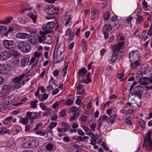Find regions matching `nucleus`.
<instances>
[{"label": "nucleus", "instance_id": "nucleus-1", "mask_svg": "<svg viewBox=\"0 0 152 152\" xmlns=\"http://www.w3.org/2000/svg\"><path fill=\"white\" fill-rule=\"evenodd\" d=\"M125 42L123 41L112 46L111 48L113 51L111 60L112 62H113L116 61L118 57L120 58L123 52V48Z\"/></svg>", "mask_w": 152, "mask_h": 152}, {"label": "nucleus", "instance_id": "nucleus-2", "mask_svg": "<svg viewBox=\"0 0 152 152\" xmlns=\"http://www.w3.org/2000/svg\"><path fill=\"white\" fill-rule=\"evenodd\" d=\"M14 42L13 40H4L2 42V44L5 48L15 53L16 51L15 50L16 48Z\"/></svg>", "mask_w": 152, "mask_h": 152}, {"label": "nucleus", "instance_id": "nucleus-3", "mask_svg": "<svg viewBox=\"0 0 152 152\" xmlns=\"http://www.w3.org/2000/svg\"><path fill=\"white\" fill-rule=\"evenodd\" d=\"M18 47L21 51L26 53L29 52L31 49L30 44L27 42L24 41L19 44Z\"/></svg>", "mask_w": 152, "mask_h": 152}, {"label": "nucleus", "instance_id": "nucleus-4", "mask_svg": "<svg viewBox=\"0 0 152 152\" xmlns=\"http://www.w3.org/2000/svg\"><path fill=\"white\" fill-rule=\"evenodd\" d=\"M140 58L139 52L137 50L132 51L129 53V58L130 62L134 60H139Z\"/></svg>", "mask_w": 152, "mask_h": 152}, {"label": "nucleus", "instance_id": "nucleus-5", "mask_svg": "<svg viewBox=\"0 0 152 152\" xmlns=\"http://www.w3.org/2000/svg\"><path fill=\"white\" fill-rule=\"evenodd\" d=\"M25 76V74H23L20 76L15 77L13 80L12 81L14 83H16V84L14 86L15 89L19 88L21 85V81L23 78Z\"/></svg>", "mask_w": 152, "mask_h": 152}, {"label": "nucleus", "instance_id": "nucleus-6", "mask_svg": "<svg viewBox=\"0 0 152 152\" xmlns=\"http://www.w3.org/2000/svg\"><path fill=\"white\" fill-rule=\"evenodd\" d=\"M56 25V23L54 22H48L45 26H43L42 27L43 30L45 32H49Z\"/></svg>", "mask_w": 152, "mask_h": 152}, {"label": "nucleus", "instance_id": "nucleus-7", "mask_svg": "<svg viewBox=\"0 0 152 152\" xmlns=\"http://www.w3.org/2000/svg\"><path fill=\"white\" fill-rule=\"evenodd\" d=\"M128 102L126 104V106H125L122 109V111L123 113H125L126 114H130L131 110H130L129 107L132 106V107H136V105L134 103Z\"/></svg>", "mask_w": 152, "mask_h": 152}, {"label": "nucleus", "instance_id": "nucleus-8", "mask_svg": "<svg viewBox=\"0 0 152 152\" xmlns=\"http://www.w3.org/2000/svg\"><path fill=\"white\" fill-rule=\"evenodd\" d=\"M151 132L150 131H149L146 136V138L147 139L146 148L150 151L152 149V141L151 137Z\"/></svg>", "mask_w": 152, "mask_h": 152}, {"label": "nucleus", "instance_id": "nucleus-9", "mask_svg": "<svg viewBox=\"0 0 152 152\" xmlns=\"http://www.w3.org/2000/svg\"><path fill=\"white\" fill-rule=\"evenodd\" d=\"M10 68V66L8 64H0V73L1 74H5Z\"/></svg>", "mask_w": 152, "mask_h": 152}, {"label": "nucleus", "instance_id": "nucleus-10", "mask_svg": "<svg viewBox=\"0 0 152 152\" xmlns=\"http://www.w3.org/2000/svg\"><path fill=\"white\" fill-rule=\"evenodd\" d=\"M11 56L10 53L8 51L4 50L0 53V60H7Z\"/></svg>", "mask_w": 152, "mask_h": 152}, {"label": "nucleus", "instance_id": "nucleus-11", "mask_svg": "<svg viewBox=\"0 0 152 152\" xmlns=\"http://www.w3.org/2000/svg\"><path fill=\"white\" fill-rule=\"evenodd\" d=\"M64 45L63 43H60L58 46L56 51L58 55H61L65 51Z\"/></svg>", "mask_w": 152, "mask_h": 152}, {"label": "nucleus", "instance_id": "nucleus-12", "mask_svg": "<svg viewBox=\"0 0 152 152\" xmlns=\"http://www.w3.org/2000/svg\"><path fill=\"white\" fill-rule=\"evenodd\" d=\"M45 12L48 15H54L53 7L51 6L46 7L44 9Z\"/></svg>", "mask_w": 152, "mask_h": 152}, {"label": "nucleus", "instance_id": "nucleus-13", "mask_svg": "<svg viewBox=\"0 0 152 152\" xmlns=\"http://www.w3.org/2000/svg\"><path fill=\"white\" fill-rule=\"evenodd\" d=\"M91 12V20L94 19L99 16V12L98 10L93 8L92 9Z\"/></svg>", "mask_w": 152, "mask_h": 152}, {"label": "nucleus", "instance_id": "nucleus-14", "mask_svg": "<svg viewBox=\"0 0 152 152\" xmlns=\"http://www.w3.org/2000/svg\"><path fill=\"white\" fill-rule=\"evenodd\" d=\"M16 37L17 38L21 39H27L30 37V34L24 33H18Z\"/></svg>", "mask_w": 152, "mask_h": 152}, {"label": "nucleus", "instance_id": "nucleus-15", "mask_svg": "<svg viewBox=\"0 0 152 152\" xmlns=\"http://www.w3.org/2000/svg\"><path fill=\"white\" fill-rule=\"evenodd\" d=\"M45 43L47 44L51 45L53 42L52 37L50 35L44 36L43 37Z\"/></svg>", "mask_w": 152, "mask_h": 152}, {"label": "nucleus", "instance_id": "nucleus-16", "mask_svg": "<svg viewBox=\"0 0 152 152\" xmlns=\"http://www.w3.org/2000/svg\"><path fill=\"white\" fill-rule=\"evenodd\" d=\"M87 73V71L86 68L84 67H83L80 69L78 72V75L81 76L82 78L86 76V74Z\"/></svg>", "mask_w": 152, "mask_h": 152}, {"label": "nucleus", "instance_id": "nucleus-17", "mask_svg": "<svg viewBox=\"0 0 152 152\" xmlns=\"http://www.w3.org/2000/svg\"><path fill=\"white\" fill-rule=\"evenodd\" d=\"M29 37V42L32 45H35L38 41V40L37 38V36H30Z\"/></svg>", "mask_w": 152, "mask_h": 152}, {"label": "nucleus", "instance_id": "nucleus-18", "mask_svg": "<svg viewBox=\"0 0 152 152\" xmlns=\"http://www.w3.org/2000/svg\"><path fill=\"white\" fill-rule=\"evenodd\" d=\"M29 61V58L27 57H23L21 61V64L23 67L26 66Z\"/></svg>", "mask_w": 152, "mask_h": 152}, {"label": "nucleus", "instance_id": "nucleus-19", "mask_svg": "<svg viewBox=\"0 0 152 152\" xmlns=\"http://www.w3.org/2000/svg\"><path fill=\"white\" fill-rule=\"evenodd\" d=\"M12 19L13 18L12 17H9L7 18L4 20H0V23L5 24H7L10 23Z\"/></svg>", "mask_w": 152, "mask_h": 152}, {"label": "nucleus", "instance_id": "nucleus-20", "mask_svg": "<svg viewBox=\"0 0 152 152\" xmlns=\"http://www.w3.org/2000/svg\"><path fill=\"white\" fill-rule=\"evenodd\" d=\"M10 86L8 85L4 84L1 91L4 93H6L10 91Z\"/></svg>", "mask_w": 152, "mask_h": 152}, {"label": "nucleus", "instance_id": "nucleus-21", "mask_svg": "<svg viewBox=\"0 0 152 152\" xmlns=\"http://www.w3.org/2000/svg\"><path fill=\"white\" fill-rule=\"evenodd\" d=\"M134 61L131 63L132 67L134 69H136L140 66V64L139 60H134Z\"/></svg>", "mask_w": 152, "mask_h": 152}, {"label": "nucleus", "instance_id": "nucleus-22", "mask_svg": "<svg viewBox=\"0 0 152 152\" xmlns=\"http://www.w3.org/2000/svg\"><path fill=\"white\" fill-rule=\"evenodd\" d=\"M30 148L37 147L39 145V142L36 140L29 141Z\"/></svg>", "mask_w": 152, "mask_h": 152}, {"label": "nucleus", "instance_id": "nucleus-23", "mask_svg": "<svg viewBox=\"0 0 152 152\" xmlns=\"http://www.w3.org/2000/svg\"><path fill=\"white\" fill-rule=\"evenodd\" d=\"M137 121L138 122L142 129H144L145 126V122L140 118H137Z\"/></svg>", "mask_w": 152, "mask_h": 152}, {"label": "nucleus", "instance_id": "nucleus-24", "mask_svg": "<svg viewBox=\"0 0 152 152\" xmlns=\"http://www.w3.org/2000/svg\"><path fill=\"white\" fill-rule=\"evenodd\" d=\"M145 87L140 86H138L136 87L134 90L135 91L139 92H142L145 90Z\"/></svg>", "mask_w": 152, "mask_h": 152}, {"label": "nucleus", "instance_id": "nucleus-25", "mask_svg": "<svg viewBox=\"0 0 152 152\" xmlns=\"http://www.w3.org/2000/svg\"><path fill=\"white\" fill-rule=\"evenodd\" d=\"M116 116L117 115L115 114L109 115V122L111 124H113L116 118Z\"/></svg>", "mask_w": 152, "mask_h": 152}, {"label": "nucleus", "instance_id": "nucleus-26", "mask_svg": "<svg viewBox=\"0 0 152 152\" xmlns=\"http://www.w3.org/2000/svg\"><path fill=\"white\" fill-rule=\"evenodd\" d=\"M118 42H121L124 40V37L121 33H118L116 36Z\"/></svg>", "mask_w": 152, "mask_h": 152}, {"label": "nucleus", "instance_id": "nucleus-27", "mask_svg": "<svg viewBox=\"0 0 152 152\" xmlns=\"http://www.w3.org/2000/svg\"><path fill=\"white\" fill-rule=\"evenodd\" d=\"M112 29V26L111 25L105 24L104 26L103 30L104 31L108 32L110 31Z\"/></svg>", "mask_w": 152, "mask_h": 152}, {"label": "nucleus", "instance_id": "nucleus-28", "mask_svg": "<svg viewBox=\"0 0 152 152\" xmlns=\"http://www.w3.org/2000/svg\"><path fill=\"white\" fill-rule=\"evenodd\" d=\"M33 113L31 112H28L26 113V115L25 117L28 120H30L31 121L33 120Z\"/></svg>", "mask_w": 152, "mask_h": 152}, {"label": "nucleus", "instance_id": "nucleus-29", "mask_svg": "<svg viewBox=\"0 0 152 152\" xmlns=\"http://www.w3.org/2000/svg\"><path fill=\"white\" fill-rule=\"evenodd\" d=\"M48 97V95L47 94H44L42 95L40 94L38 96V98L40 101L45 100Z\"/></svg>", "mask_w": 152, "mask_h": 152}, {"label": "nucleus", "instance_id": "nucleus-30", "mask_svg": "<svg viewBox=\"0 0 152 152\" xmlns=\"http://www.w3.org/2000/svg\"><path fill=\"white\" fill-rule=\"evenodd\" d=\"M42 112H40L39 113H37L36 112L33 113V120L35 119L40 118L41 117V113Z\"/></svg>", "mask_w": 152, "mask_h": 152}, {"label": "nucleus", "instance_id": "nucleus-31", "mask_svg": "<svg viewBox=\"0 0 152 152\" xmlns=\"http://www.w3.org/2000/svg\"><path fill=\"white\" fill-rule=\"evenodd\" d=\"M18 19L20 22L23 24L26 23L28 22L27 18L24 17L22 18L19 17Z\"/></svg>", "mask_w": 152, "mask_h": 152}, {"label": "nucleus", "instance_id": "nucleus-32", "mask_svg": "<svg viewBox=\"0 0 152 152\" xmlns=\"http://www.w3.org/2000/svg\"><path fill=\"white\" fill-rule=\"evenodd\" d=\"M45 148L47 150L51 151L53 149V144L51 143H49L46 145Z\"/></svg>", "mask_w": 152, "mask_h": 152}, {"label": "nucleus", "instance_id": "nucleus-33", "mask_svg": "<svg viewBox=\"0 0 152 152\" xmlns=\"http://www.w3.org/2000/svg\"><path fill=\"white\" fill-rule=\"evenodd\" d=\"M22 147L24 148H30L29 141L23 143L21 145Z\"/></svg>", "mask_w": 152, "mask_h": 152}, {"label": "nucleus", "instance_id": "nucleus-34", "mask_svg": "<svg viewBox=\"0 0 152 152\" xmlns=\"http://www.w3.org/2000/svg\"><path fill=\"white\" fill-rule=\"evenodd\" d=\"M85 91L83 90H82L81 91H77V95H81L78 96L79 98H83L85 96L84 95Z\"/></svg>", "mask_w": 152, "mask_h": 152}, {"label": "nucleus", "instance_id": "nucleus-35", "mask_svg": "<svg viewBox=\"0 0 152 152\" xmlns=\"http://www.w3.org/2000/svg\"><path fill=\"white\" fill-rule=\"evenodd\" d=\"M45 112L42 115L43 117H45L46 115H49L50 113L51 109L50 108H48L46 109Z\"/></svg>", "mask_w": 152, "mask_h": 152}, {"label": "nucleus", "instance_id": "nucleus-36", "mask_svg": "<svg viewBox=\"0 0 152 152\" xmlns=\"http://www.w3.org/2000/svg\"><path fill=\"white\" fill-rule=\"evenodd\" d=\"M104 20H107L110 17V15L109 14V12L106 11L104 14Z\"/></svg>", "mask_w": 152, "mask_h": 152}, {"label": "nucleus", "instance_id": "nucleus-37", "mask_svg": "<svg viewBox=\"0 0 152 152\" xmlns=\"http://www.w3.org/2000/svg\"><path fill=\"white\" fill-rule=\"evenodd\" d=\"M7 29L5 26H0V34H3L7 31Z\"/></svg>", "mask_w": 152, "mask_h": 152}, {"label": "nucleus", "instance_id": "nucleus-38", "mask_svg": "<svg viewBox=\"0 0 152 152\" xmlns=\"http://www.w3.org/2000/svg\"><path fill=\"white\" fill-rule=\"evenodd\" d=\"M12 117L10 116L6 118L3 121V123L4 124H5L8 123H10V121L12 118Z\"/></svg>", "mask_w": 152, "mask_h": 152}, {"label": "nucleus", "instance_id": "nucleus-39", "mask_svg": "<svg viewBox=\"0 0 152 152\" xmlns=\"http://www.w3.org/2000/svg\"><path fill=\"white\" fill-rule=\"evenodd\" d=\"M61 126L64 127V131H66L68 130L69 128V125L65 122H62Z\"/></svg>", "mask_w": 152, "mask_h": 152}, {"label": "nucleus", "instance_id": "nucleus-40", "mask_svg": "<svg viewBox=\"0 0 152 152\" xmlns=\"http://www.w3.org/2000/svg\"><path fill=\"white\" fill-rule=\"evenodd\" d=\"M20 122L25 125L28 123V120L25 117L24 118H22L20 120Z\"/></svg>", "mask_w": 152, "mask_h": 152}, {"label": "nucleus", "instance_id": "nucleus-41", "mask_svg": "<svg viewBox=\"0 0 152 152\" xmlns=\"http://www.w3.org/2000/svg\"><path fill=\"white\" fill-rule=\"evenodd\" d=\"M29 31L31 33V34L30 35V36H38V34L34 30L30 29L29 30Z\"/></svg>", "mask_w": 152, "mask_h": 152}, {"label": "nucleus", "instance_id": "nucleus-42", "mask_svg": "<svg viewBox=\"0 0 152 152\" xmlns=\"http://www.w3.org/2000/svg\"><path fill=\"white\" fill-rule=\"evenodd\" d=\"M124 76V73L123 72H122L117 75V77L118 79H119L120 80L122 81L124 80V79L123 78Z\"/></svg>", "mask_w": 152, "mask_h": 152}, {"label": "nucleus", "instance_id": "nucleus-43", "mask_svg": "<svg viewBox=\"0 0 152 152\" xmlns=\"http://www.w3.org/2000/svg\"><path fill=\"white\" fill-rule=\"evenodd\" d=\"M38 101L37 100H35L34 101L31 103V107L33 108H35L37 107V104Z\"/></svg>", "mask_w": 152, "mask_h": 152}, {"label": "nucleus", "instance_id": "nucleus-44", "mask_svg": "<svg viewBox=\"0 0 152 152\" xmlns=\"http://www.w3.org/2000/svg\"><path fill=\"white\" fill-rule=\"evenodd\" d=\"M79 115L78 113H75L71 117V118L69 119L70 121H74L76 118Z\"/></svg>", "mask_w": 152, "mask_h": 152}, {"label": "nucleus", "instance_id": "nucleus-45", "mask_svg": "<svg viewBox=\"0 0 152 152\" xmlns=\"http://www.w3.org/2000/svg\"><path fill=\"white\" fill-rule=\"evenodd\" d=\"M143 21V17L142 16L139 17L137 18L136 20V24H139L140 23L142 22Z\"/></svg>", "mask_w": 152, "mask_h": 152}, {"label": "nucleus", "instance_id": "nucleus-46", "mask_svg": "<svg viewBox=\"0 0 152 152\" xmlns=\"http://www.w3.org/2000/svg\"><path fill=\"white\" fill-rule=\"evenodd\" d=\"M81 45H82L83 46V49L86 50V45L87 44V43L86 42V40L84 39H82L81 41Z\"/></svg>", "mask_w": 152, "mask_h": 152}, {"label": "nucleus", "instance_id": "nucleus-47", "mask_svg": "<svg viewBox=\"0 0 152 152\" xmlns=\"http://www.w3.org/2000/svg\"><path fill=\"white\" fill-rule=\"evenodd\" d=\"M60 116L62 117H64L66 115L65 109H63L61 110L60 112Z\"/></svg>", "mask_w": 152, "mask_h": 152}, {"label": "nucleus", "instance_id": "nucleus-48", "mask_svg": "<svg viewBox=\"0 0 152 152\" xmlns=\"http://www.w3.org/2000/svg\"><path fill=\"white\" fill-rule=\"evenodd\" d=\"M29 17L31 18L34 22L35 23L36 21V17L33 13H30L29 14Z\"/></svg>", "mask_w": 152, "mask_h": 152}, {"label": "nucleus", "instance_id": "nucleus-49", "mask_svg": "<svg viewBox=\"0 0 152 152\" xmlns=\"http://www.w3.org/2000/svg\"><path fill=\"white\" fill-rule=\"evenodd\" d=\"M132 19V17L131 16H129L127 17V18L125 20L126 22H128L129 25H131V27L132 26L131 21Z\"/></svg>", "mask_w": 152, "mask_h": 152}, {"label": "nucleus", "instance_id": "nucleus-50", "mask_svg": "<svg viewBox=\"0 0 152 152\" xmlns=\"http://www.w3.org/2000/svg\"><path fill=\"white\" fill-rule=\"evenodd\" d=\"M145 91H148L151 94L152 93V86H145Z\"/></svg>", "mask_w": 152, "mask_h": 152}, {"label": "nucleus", "instance_id": "nucleus-51", "mask_svg": "<svg viewBox=\"0 0 152 152\" xmlns=\"http://www.w3.org/2000/svg\"><path fill=\"white\" fill-rule=\"evenodd\" d=\"M142 4L143 6L144 9L145 10H146L147 8L148 4L145 0H144L142 2Z\"/></svg>", "mask_w": 152, "mask_h": 152}, {"label": "nucleus", "instance_id": "nucleus-52", "mask_svg": "<svg viewBox=\"0 0 152 152\" xmlns=\"http://www.w3.org/2000/svg\"><path fill=\"white\" fill-rule=\"evenodd\" d=\"M108 118V117L106 115H104L100 118V119L101 121L103 122L106 121Z\"/></svg>", "mask_w": 152, "mask_h": 152}, {"label": "nucleus", "instance_id": "nucleus-53", "mask_svg": "<svg viewBox=\"0 0 152 152\" xmlns=\"http://www.w3.org/2000/svg\"><path fill=\"white\" fill-rule=\"evenodd\" d=\"M69 110L71 112H76L78 111V109L75 107H72L69 108Z\"/></svg>", "mask_w": 152, "mask_h": 152}, {"label": "nucleus", "instance_id": "nucleus-54", "mask_svg": "<svg viewBox=\"0 0 152 152\" xmlns=\"http://www.w3.org/2000/svg\"><path fill=\"white\" fill-rule=\"evenodd\" d=\"M33 72V70L31 69L29 71H28V72L26 74H25V77H28L30 76H31Z\"/></svg>", "mask_w": 152, "mask_h": 152}, {"label": "nucleus", "instance_id": "nucleus-55", "mask_svg": "<svg viewBox=\"0 0 152 152\" xmlns=\"http://www.w3.org/2000/svg\"><path fill=\"white\" fill-rule=\"evenodd\" d=\"M142 73H138L137 74V75L136 76L135 78L137 80H139V81L140 80V79L142 78Z\"/></svg>", "mask_w": 152, "mask_h": 152}, {"label": "nucleus", "instance_id": "nucleus-56", "mask_svg": "<svg viewBox=\"0 0 152 152\" xmlns=\"http://www.w3.org/2000/svg\"><path fill=\"white\" fill-rule=\"evenodd\" d=\"M71 15H69L66 20V22L65 24V25L66 26H67L68 25V24L69 23L70 21L71 20Z\"/></svg>", "mask_w": 152, "mask_h": 152}, {"label": "nucleus", "instance_id": "nucleus-57", "mask_svg": "<svg viewBox=\"0 0 152 152\" xmlns=\"http://www.w3.org/2000/svg\"><path fill=\"white\" fill-rule=\"evenodd\" d=\"M151 94L148 91H146L144 93V96L148 98L151 97Z\"/></svg>", "mask_w": 152, "mask_h": 152}, {"label": "nucleus", "instance_id": "nucleus-58", "mask_svg": "<svg viewBox=\"0 0 152 152\" xmlns=\"http://www.w3.org/2000/svg\"><path fill=\"white\" fill-rule=\"evenodd\" d=\"M40 106L42 110H45L47 109V107L43 103H41L40 104Z\"/></svg>", "mask_w": 152, "mask_h": 152}, {"label": "nucleus", "instance_id": "nucleus-59", "mask_svg": "<svg viewBox=\"0 0 152 152\" xmlns=\"http://www.w3.org/2000/svg\"><path fill=\"white\" fill-rule=\"evenodd\" d=\"M72 30L71 29H67L66 32V35L67 36H69L71 35Z\"/></svg>", "mask_w": 152, "mask_h": 152}, {"label": "nucleus", "instance_id": "nucleus-60", "mask_svg": "<svg viewBox=\"0 0 152 152\" xmlns=\"http://www.w3.org/2000/svg\"><path fill=\"white\" fill-rule=\"evenodd\" d=\"M56 81L54 80V78L53 77H51L50 80L49 81V84L50 85H52L53 84L55 85V84Z\"/></svg>", "mask_w": 152, "mask_h": 152}, {"label": "nucleus", "instance_id": "nucleus-61", "mask_svg": "<svg viewBox=\"0 0 152 152\" xmlns=\"http://www.w3.org/2000/svg\"><path fill=\"white\" fill-rule=\"evenodd\" d=\"M87 118V116L84 115H82L80 118V119L82 120V121L85 122H86Z\"/></svg>", "mask_w": 152, "mask_h": 152}, {"label": "nucleus", "instance_id": "nucleus-62", "mask_svg": "<svg viewBox=\"0 0 152 152\" xmlns=\"http://www.w3.org/2000/svg\"><path fill=\"white\" fill-rule=\"evenodd\" d=\"M90 128L93 131H94L95 130V128L96 126V124L95 123H93L91 125H90Z\"/></svg>", "mask_w": 152, "mask_h": 152}, {"label": "nucleus", "instance_id": "nucleus-63", "mask_svg": "<svg viewBox=\"0 0 152 152\" xmlns=\"http://www.w3.org/2000/svg\"><path fill=\"white\" fill-rule=\"evenodd\" d=\"M102 32L103 33L104 36V37L105 39H107L109 37V34L108 32L107 31H102Z\"/></svg>", "mask_w": 152, "mask_h": 152}, {"label": "nucleus", "instance_id": "nucleus-64", "mask_svg": "<svg viewBox=\"0 0 152 152\" xmlns=\"http://www.w3.org/2000/svg\"><path fill=\"white\" fill-rule=\"evenodd\" d=\"M147 34L150 36L152 35V25L150 26L148 30V32L147 33Z\"/></svg>", "mask_w": 152, "mask_h": 152}]
</instances>
